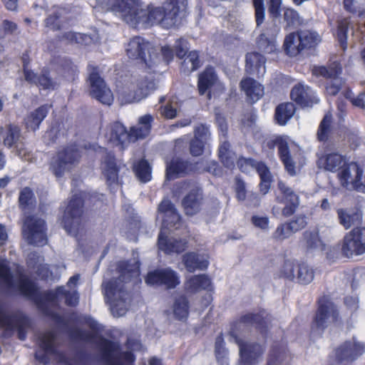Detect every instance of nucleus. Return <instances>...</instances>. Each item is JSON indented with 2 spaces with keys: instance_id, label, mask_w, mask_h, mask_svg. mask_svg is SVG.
Listing matches in <instances>:
<instances>
[{
  "instance_id": "63",
  "label": "nucleus",
  "mask_w": 365,
  "mask_h": 365,
  "mask_svg": "<svg viewBox=\"0 0 365 365\" xmlns=\"http://www.w3.org/2000/svg\"><path fill=\"white\" fill-rule=\"evenodd\" d=\"M284 19L289 26L300 24L299 16L298 13L292 9H286L284 10Z\"/></svg>"
},
{
  "instance_id": "61",
  "label": "nucleus",
  "mask_w": 365,
  "mask_h": 365,
  "mask_svg": "<svg viewBox=\"0 0 365 365\" xmlns=\"http://www.w3.org/2000/svg\"><path fill=\"white\" fill-rule=\"evenodd\" d=\"M178 103L172 99L168 104L161 108L160 113L165 118L173 119L177 115Z\"/></svg>"
},
{
  "instance_id": "27",
  "label": "nucleus",
  "mask_w": 365,
  "mask_h": 365,
  "mask_svg": "<svg viewBox=\"0 0 365 365\" xmlns=\"http://www.w3.org/2000/svg\"><path fill=\"white\" fill-rule=\"evenodd\" d=\"M120 165H118L114 156L111 153L106 155L102 165L103 176L108 185L111 187L118 185V172Z\"/></svg>"
},
{
  "instance_id": "12",
  "label": "nucleus",
  "mask_w": 365,
  "mask_h": 365,
  "mask_svg": "<svg viewBox=\"0 0 365 365\" xmlns=\"http://www.w3.org/2000/svg\"><path fill=\"white\" fill-rule=\"evenodd\" d=\"M312 74L316 76H322L329 79L326 86L327 94L336 95L341 89L344 81L339 78L341 73V66L334 61L328 67L324 66H315L312 68Z\"/></svg>"
},
{
  "instance_id": "3",
  "label": "nucleus",
  "mask_w": 365,
  "mask_h": 365,
  "mask_svg": "<svg viewBox=\"0 0 365 365\" xmlns=\"http://www.w3.org/2000/svg\"><path fill=\"white\" fill-rule=\"evenodd\" d=\"M157 220L162 221V226L158 237V247L165 253L181 252L186 247L185 240H177L168 237V230L171 227L178 229L180 222V216L171 202L167 199L163 200L158 206Z\"/></svg>"
},
{
  "instance_id": "11",
  "label": "nucleus",
  "mask_w": 365,
  "mask_h": 365,
  "mask_svg": "<svg viewBox=\"0 0 365 365\" xmlns=\"http://www.w3.org/2000/svg\"><path fill=\"white\" fill-rule=\"evenodd\" d=\"M341 252L348 258L365 253V227H355L344 235Z\"/></svg>"
},
{
  "instance_id": "14",
  "label": "nucleus",
  "mask_w": 365,
  "mask_h": 365,
  "mask_svg": "<svg viewBox=\"0 0 365 365\" xmlns=\"http://www.w3.org/2000/svg\"><path fill=\"white\" fill-rule=\"evenodd\" d=\"M83 201L81 197L75 196L67 205L63 217V224L66 231L71 235L76 236L78 233L82 213Z\"/></svg>"
},
{
  "instance_id": "13",
  "label": "nucleus",
  "mask_w": 365,
  "mask_h": 365,
  "mask_svg": "<svg viewBox=\"0 0 365 365\" xmlns=\"http://www.w3.org/2000/svg\"><path fill=\"white\" fill-rule=\"evenodd\" d=\"M45 222L42 219L36 216H26L24 220L22 234L25 240L37 246L46 243Z\"/></svg>"
},
{
  "instance_id": "26",
  "label": "nucleus",
  "mask_w": 365,
  "mask_h": 365,
  "mask_svg": "<svg viewBox=\"0 0 365 365\" xmlns=\"http://www.w3.org/2000/svg\"><path fill=\"white\" fill-rule=\"evenodd\" d=\"M0 328H4L7 332H12L14 329L18 331L19 338L24 340L26 332L24 330V320L18 316H9L4 313L0 307Z\"/></svg>"
},
{
  "instance_id": "9",
  "label": "nucleus",
  "mask_w": 365,
  "mask_h": 365,
  "mask_svg": "<svg viewBox=\"0 0 365 365\" xmlns=\"http://www.w3.org/2000/svg\"><path fill=\"white\" fill-rule=\"evenodd\" d=\"M80 158V152L76 146L63 148L53 158L51 170L56 178H61L71 171L78 163Z\"/></svg>"
},
{
  "instance_id": "30",
  "label": "nucleus",
  "mask_w": 365,
  "mask_h": 365,
  "mask_svg": "<svg viewBox=\"0 0 365 365\" xmlns=\"http://www.w3.org/2000/svg\"><path fill=\"white\" fill-rule=\"evenodd\" d=\"M108 140L116 145H120L122 148L130 143L129 133L120 123H115L110 125L106 133Z\"/></svg>"
},
{
  "instance_id": "36",
  "label": "nucleus",
  "mask_w": 365,
  "mask_h": 365,
  "mask_svg": "<svg viewBox=\"0 0 365 365\" xmlns=\"http://www.w3.org/2000/svg\"><path fill=\"white\" fill-rule=\"evenodd\" d=\"M153 119L150 115H145L139 118L138 124L131 128L129 131L130 143L144 138L149 134Z\"/></svg>"
},
{
  "instance_id": "28",
  "label": "nucleus",
  "mask_w": 365,
  "mask_h": 365,
  "mask_svg": "<svg viewBox=\"0 0 365 365\" xmlns=\"http://www.w3.org/2000/svg\"><path fill=\"white\" fill-rule=\"evenodd\" d=\"M318 163L319 167L327 171L339 173L347 162L345 156L337 152H329L322 156Z\"/></svg>"
},
{
  "instance_id": "16",
  "label": "nucleus",
  "mask_w": 365,
  "mask_h": 365,
  "mask_svg": "<svg viewBox=\"0 0 365 365\" xmlns=\"http://www.w3.org/2000/svg\"><path fill=\"white\" fill-rule=\"evenodd\" d=\"M235 341L239 346L238 365H257L262 360L264 351L262 346L245 341L237 336H235Z\"/></svg>"
},
{
  "instance_id": "46",
  "label": "nucleus",
  "mask_w": 365,
  "mask_h": 365,
  "mask_svg": "<svg viewBox=\"0 0 365 365\" xmlns=\"http://www.w3.org/2000/svg\"><path fill=\"white\" fill-rule=\"evenodd\" d=\"M219 157L225 167H234L235 153L230 150V144L227 141L221 143L219 147Z\"/></svg>"
},
{
  "instance_id": "53",
  "label": "nucleus",
  "mask_w": 365,
  "mask_h": 365,
  "mask_svg": "<svg viewBox=\"0 0 365 365\" xmlns=\"http://www.w3.org/2000/svg\"><path fill=\"white\" fill-rule=\"evenodd\" d=\"M331 114L330 113H327L322 120L317 133L318 138L320 141H324L327 139L331 131Z\"/></svg>"
},
{
  "instance_id": "6",
  "label": "nucleus",
  "mask_w": 365,
  "mask_h": 365,
  "mask_svg": "<svg viewBox=\"0 0 365 365\" xmlns=\"http://www.w3.org/2000/svg\"><path fill=\"white\" fill-rule=\"evenodd\" d=\"M155 89L156 84L153 77L140 75L118 91V98L122 104L135 103L146 98Z\"/></svg>"
},
{
  "instance_id": "35",
  "label": "nucleus",
  "mask_w": 365,
  "mask_h": 365,
  "mask_svg": "<svg viewBox=\"0 0 365 365\" xmlns=\"http://www.w3.org/2000/svg\"><path fill=\"white\" fill-rule=\"evenodd\" d=\"M183 263L190 272L196 269H205L208 267V256L205 254L200 255L194 252L187 253L183 256Z\"/></svg>"
},
{
  "instance_id": "52",
  "label": "nucleus",
  "mask_w": 365,
  "mask_h": 365,
  "mask_svg": "<svg viewBox=\"0 0 365 365\" xmlns=\"http://www.w3.org/2000/svg\"><path fill=\"white\" fill-rule=\"evenodd\" d=\"M296 278L299 283L309 284L314 279L313 271L305 264L297 265Z\"/></svg>"
},
{
  "instance_id": "58",
  "label": "nucleus",
  "mask_w": 365,
  "mask_h": 365,
  "mask_svg": "<svg viewBox=\"0 0 365 365\" xmlns=\"http://www.w3.org/2000/svg\"><path fill=\"white\" fill-rule=\"evenodd\" d=\"M350 21L348 19H344L339 22L337 37L339 41L344 50L346 44V32L348 30Z\"/></svg>"
},
{
  "instance_id": "57",
  "label": "nucleus",
  "mask_w": 365,
  "mask_h": 365,
  "mask_svg": "<svg viewBox=\"0 0 365 365\" xmlns=\"http://www.w3.org/2000/svg\"><path fill=\"white\" fill-rule=\"evenodd\" d=\"M34 202V193L28 188H24L19 195V203L22 209L26 210L31 207Z\"/></svg>"
},
{
  "instance_id": "31",
  "label": "nucleus",
  "mask_w": 365,
  "mask_h": 365,
  "mask_svg": "<svg viewBox=\"0 0 365 365\" xmlns=\"http://www.w3.org/2000/svg\"><path fill=\"white\" fill-rule=\"evenodd\" d=\"M246 71L258 78L263 77L265 72V59L261 54L253 52L246 56Z\"/></svg>"
},
{
  "instance_id": "51",
  "label": "nucleus",
  "mask_w": 365,
  "mask_h": 365,
  "mask_svg": "<svg viewBox=\"0 0 365 365\" xmlns=\"http://www.w3.org/2000/svg\"><path fill=\"white\" fill-rule=\"evenodd\" d=\"M215 355L220 365H228L227 351L224 346V339L221 335L215 340Z\"/></svg>"
},
{
  "instance_id": "42",
  "label": "nucleus",
  "mask_w": 365,
  "mask_h": 365,
  "mask_svg": "<svg viewBox=\"0 0 365 365\" xmlns=\"http://www.w3.org/2000/svg\"><path fill=\"white\" fill-rule=\"evenodd\" d=\"M304 240L307 248L311 251H323L324 244L315 231H306L304 233Z\"/></svg>"
},
{
  "instance_id": "17",
  "label": "nucleus",
  "mask_w": 365,
  "mask_h": 365,
  "mask_svg": "<svg viewBox=\"0 0 365 365\" xmlns=\"http://www.w3.org/2000/svg\"><path fill=\"white\" fill-rule=\"evenodd\" d=\"M319 309L317 312L312 329L322 331L335 322L338 318V312L334 304L327 298L323 297L319 300Z\"/></svg>"
},
{
  "instance_id": "40",
  "label": "nucleus",
  "mask_w": 365,
  "mask_h": 365,
  "mask_svg": "<svg viewBox=\"0 0 365 365\" xmlns=\"http://www.w3.org/2000/svg\"><path fill=\"white\" fill-rule=\"evenodd\" d=\"M295 112V107L292 103H286L279 105L276 108L275 118L277 123L281 125H285L287 121L293 116Z\"/></svg>"
},
{
  "instance_id": "48",
  "label": "nucleus",
  "mask_w": 365,
  "mask_h": 365,
  "mask_svg": "<svg viewBox=\"0 0 365 365\" xmlns=\"http://www.w3.org/2000/svg\"><path fill=\"white\" fill-rule=\"evenodd\" d=\"M133 170L136 177L143 182H146L151 179V169L148 162L142 160L133 165Z\"/></svg>"
},
{
  "instance_id": "29",
  "label": "nucleus",
  "mask_w": 365,
  "mask_h": 365,
  "mask_svg": "<svg viewBox=\"0 0 365 365\" xmlns=\"http://www.w3.org/2000/svg\"><path fill=\"white\" fill-rule=\"evenodd\" d=\"M240 88L248 101L255 103L264 95V86L252 78H245L240 82Z\"/></svg>"
},
{
  "instance_id": "54",
  "label": "nucleus",
  "mask_w": 365,
  "mask_h": 365,
  "mask_svg": "<svg viewBox=\"0 0 365 365\" xmlns=\"http://www.w3.org/2000/svg\"><path fill=\"white\" fill-rule=\"evenodd\" d=\"M297 263L294 261H286L283 264L279 271V276L288 280L293 281L296 278L295 269Z\"/></svg>"
},
{
  "instance_id": "4",
  "label": "nucleus",
  "mask_w": 365,
  "mask_h": 365,
  "mask_svg": "<svg viewBox=\"0 0 365 365\" xmlns=\"http://www.w3.org/2000/svg\"><path fill=\"white\" fill-rule=\"evenodd\" d=\"M0 286L4 288L16 290L28 297H35L37 288L34 282L27 278L23 269L15 265L13 272H10L8 262L0 258Z\"/></svg>"
},
{
  "instance_id": "56",
  "label": "nucleus",
  "mask_w": 365,
  "mask_h": 365,
  "mask_svg": "<svg viewBox=\"0 0 365 365\" xmlns=\"http://www.w3.org/2000/svg\"><path fill=\"white\" fill-rule=\"evenodd\" d=\"M65 38L71 43H77L81 44H89L93 42V38L84 34L68 32L65 34Z\"/></svg>"
},
{
  "instance_id": "34",
  "label": "nucleus",
  "mask_w": 365,
  "mask_h": 365,
  "mask_svg": "<svg viewBox=\"0 0 365 365\" xmlns=\"http://www.w3.org/2000/svg\"><path fill=\"white\" fill-rule=\"evenodd\" d=\"M24 75L28 83L37 85L43 89H54L56 86V83L48 76L46 71H43L42 75L38 76L31 68H26Z\"/></svg>"
},
{
  "instance_id": "7",
  "label": "nucleus",
  "mask_w": 365,
  "mask_h": 365,
  "mask_svg": "<svg viewBox=\"0 0 365 365\" xmlns=\"http://www.w3.org/2000/svg\"><path fill=\"white\" fill-rule=\"evenodd\" d=\"M39 349L36 352V360L47 364L50 359H53L66 365H83L78 358L68 359L67 357L57 351L55 346V334L53 331H47L38 337Z\"/></svg>"
},
{
  "instance_id": "47",
  "label": "nucleus",
  "mask_w": 365,
  "mask_h": 365,
  "mask_svg": "<svg viewBox=\"0 0 365 365\" xmlns=\"http://www.w3.org/2000/svg\"><path fill=\"white\" fill-rule=\"evenodd\" d=\"M338 218L339 223L346 229L350 228L354 222L359 219L358 214L353 211L346 209L337 210Z\"/></svg>"
},
{
  "instance_id": "1",
  "label": "nucleus",
  "mask_w": 365,
  "mask_h": 365,
  "mask_svg": "<svg viewBox=\"0 0 365 365\" xmlns=\"http://www.w3.org/2000/svg\"><path fill=\"white\" fill-rule=\"evenodd\" d=\"M98 7L113 13L133 26L148 27L160 24L170 28L177 22L178 14L185 11L187 0H170L163 7L143 8L140 0H96Z\"/></svg>"
},
{
  "instance_id": "33",
  "label": "nucleus",
  "mask_w": 365,
  "mask_h": 365,
  "mask_svg": "<svg viewBox=\"0 0 365 365\" xmlns=\"http://www.w3.org/2000/svg\"><path fill=\"white\" fill-rule=\"evenodd\" d=\"M219 83L217 76L214 68L207 67L198 77L197 87L199 93L204 95L206 92L214 86ZM208 98H210V92H208Z\"/></svg>"
},
{
  "instance_id": "32",
  "label": "nucleus",
  "mask_w": 365,
  "mask_h": 365,
  "mask_svg": "<svg viewBox=\"0 0 365 365\" xmlns=\"http://www.w3.org/2000/svg\"><path fill=\"white\" fill-rule=\"evenodd\" d=\"M210 138L208 127L200 125L195 130V138L190 143V153L194 156L202 154L203 148Z\"/></svg>"
},
{
  "instance_id": "44",
  "label": "nucleus",
  "mask_w": 365,
  "mask_h": 365,
  "mask_svg": "<svg viewBox=\"0 0 365 365\" xmlns=\"http://www.w3.org/2000/svg\"><path fill=\"white\" fill-rule=\"evenodd\" d=\"M64 14L65 10L59 7L53 8L46 20V26L51 30L59 29L63 22V15Z\"/></svg>"
},
{
  "instance_id": "45",
  "label": "nucleus",
  "mask_w": 365,
  "mask_h": 365,
  "mask_svg": "<svg viewBox=\"0 0 365 365\" xmlns=\"http://www.w3.org/2000/svg\"><path fill=\"white\" fill-rule=\"evenodd\" d=\"M173 313L176 318L180 320L186 319L189 314V305L187 299L180 296L178 297L173 304Z\"/></svg>"
},
{
  "instance_id": "37",
  "label": "nucleus",
  "mask_w": 365,
  "mask_h": 365,
  "mask_svg": "<svg viewBox=\"0 0 365 365\" xmlns=\"http://www.w3.org/2000/svg\"><path fill=\"white\" fill-rule=\"evenodd\" d=\"M186 287L191 292H197L202 289L207 292L212 290L211 279L205 274L192 276L187 281Z\"/></svg>"
},
{
  "instance_id": "20",
  "label": "nucleus",
  "mask_w": 365,
  "mask_h": 365,
  "mask_svg": "<svg viewBox=\"0 0 365 365\" xmlns=\"http://www.w3.org/2000/svg\"><path fill=\"white\" fill-rule=\"evenodd\" d=\"M1 133L3 138L4 144L9 148L14 147V151L17 155L24 160H29V158L20 143V130L14 125H6L1 128Z\"/></svg>"
},
{
  "instance_id": "23",
  "label": "nucleus",
  "mask_w": 365,
  "mask_h": 365,
  "mask_svg": "<svg viewBox=\"0 0 365 365\" xmlns=\"http://www.w3.org/2000/svg\"><path fill=\"white\" fill-rule=\"evenodd\" d=\"M365 351V344L355 339L346 341L336 350V356L339 361L354 359Z\"/></svg>"
},
{
  "instance_id": "50",
  "label": "nucleus",
  "mask_w": 365,
  "mask_h": 365,
  "mask_svg": "<svg viewBox=\"0 0 365 365\" xmlns=\"http://www.w3.org/2000/svg\"><path fill=\"white\" fill-rule=\"evenodd\" d=\"M289 357L284 350L273 349L269 356L267 365H289Z\"/></svg>"
},
{
  "instance_id": "24",
  "label": "nucleus",
  "mask_w": 365,
  "mask_h": 365,
  "mask_svg": "<svg viewBox=\"0 0 365 365\" xmlns=\"http://www.w3.org/2000/svg\"><path fill=\"white\" fill-rule=\"evenodd\" d=\"M274 145L278 148L279 157L287 171L291 175H295V167L289 155V148L292 145V140L287 136H278L274 140Z\"/></svg>"
},
{
  "instance_id": "55",
  "label": "nucleus",
  "mask_w": 365,
  "mask_h": 365,
  "mask_svg": "<svg viewBox=\"0 0 365 365\" xmlns=\"http://www.w3.org/2000/svg\"><path fill=\"white\" fill-rule=\"evenodd\" d=\"M182 66L187 71H194L200 66V60L198 53L195 51L189 53L185 58Z\"/></svg>"
},
{
  "instance_id": "43",
  "label": "nucleus",
  "mask_w": 365,
  "mask_h": 365,
  "mask_svg": "<svg viewBox=\"0 0 365 365\" xmlns=\"http://www.w3.org/2000/svg\"><path fill=\"white\" fill-rule=\"evenodd\" d=\"M300 39L302 50L307 48L314 46L320 42L321 38L319 34L310 31H301L297 33Z\"/></svg>"
},
{
  "instance_id": "18",
  "label": "nucleus",
  "mask_w": 365,
  "mask_h": 365,
  "mask_svg": "<svg viewBox=\"0 0 365 365\" xmlns=\"http://www.w3.org/2000/svg\"><path fill=\"white\" fill-rule=\"evenodd\" d=\"M145 281L148 285L165 286L168 289L175 288L180 284L178 274L168 267L148 272Z\"/></svg>"
},
{
  "instance_id": "41",
  "label": "nucleus",
  "mask_w": 365,
  "mask_h": 365,
  "mask_svg": "<svg viewBox=\"0 0 365 365\" xmlns=\"http://www.w3.org/2000/svg\"><path fill=\"white\" fill-rule=\"evenodd\" d=\"M284 48L286 53L291 56H296L302 51L300 39L297 33H291L285 37Z\"/></svg>"
},
{
  "instance_id": "10",
  "label": "nucleus",
  "mask_w": 365,
  "mask_h": 365,
  "mask_svg": "<svg viewBox=\"0 0 365 365\" xmlns=\"http://www.w3.org/2000/svg\"><path fill=\"white\" fill-rule=\"evenodd\" d=\"M79 278V275H74L69 279L66 287H61L56 291L46 293L45 296L46 304L55 307L59 302L64 299L67 305H77L79 297L76 287Z\"/></svg>"
},
{
  "instance_id": "19",
  "label": "nucleus",
  "mask_w": 365,
  "mask_h": 365,
  "mask_svg": "<svg viewBox=\"0 0 365 365\" xmlns=\"http://www.w3.org/2000/svg\"><path fill=\"white\" fill-rule=\"evenodd\" d=\"M91 95L105 105L110 106L113 101V96L98 73L94 70L88 78Z\"/></svg>"
},
{
  "instance_id": "59",
  "label": "nucleus",
  "mask_w": 365,
  "mask_h": 365,
  "mask_svg": "<svg viewBox=\"0 0 365 365\" xmlns=\"http://www.w3.org/2000/svg\"><path fill=\"white\" fill-rule=\"evenodd\" d=\"M294 232L287 224H282L277 227L273 233V237L278 240H283L290 237Z\"/></svg>"
},
{
  "instance_id": "22",
  "label": "nucleus",
  "mask_w": 365,
  "mask_h": 365,
  "mask_svg": "<svg viewBox=\"0 0 365 365\" xmlns=\"http://www.w3.org/2000/svg\"><path fill=\"white\" fill-rule=\"evenodd\" d=\"M291 98L302 107H309L318 103L315 93L307 86L302 83L296 85L292 90Z\"/></svg>"
},
{
  "instance_id": "15",
  "label": "nucleus",
  "mask_w": 365,
  "mask_h": 365,
  "mask_svg": "<svg viewBox=\"0 0 365 365\" xmlns=\"http://www.w3.org/2000/svg\"><path fill=\"white\" fill-rule=\"evenodd\" d=\"M363 173V168L356 163H346L338 173L337 178L343 187L359 192Z\"/></svg>"
},
{
  "instance_id": "62",
  "label": "nucleus",
  "mask_w": 365,
  "mask_h": 365,
  "mask_svg": "<svg viewBox=\"0 0 365 365\" xmlns=\"http://www.w3.org/2000/svg\"><path fill=\"white\" fill-rule=\"evenodd\" d=\"M18 29L17 24L9 19H4L0 24V37H4L6 34H13Z\"/></svg>"
},
{
  "instance_id": "38",
  "label": "nucleus",
  "mask_w": 365,
  "mask_h": 365,
  "mask_svg": "<svg viewBox=\"0 0 365 365\" xmlns=\"http://www.w3.org/2000/svg\"><path fill=\"white\" fill-rule=\"evenodd\" d=\"M49 108L48 106L44 105L31 113L26 118L27 128L32 130L38 129L40 123L47 115Z\"/></svg>"
},
{
  "instance_id": "2",
  "label": "nucleus",
  "mask_w": 365,
  "mask_h": 365,
  "mask_svg": "<svg viewBox=\"0 0 365 365\" xmlns=\"http://www.w3.org/2000/svg\"><path fill=\"white\" fill-rule=\"evenodd\" d=\"M118 278L103 283L106 300L109 303L112 314L115 317L123 316L130 303V296L124 290L122 282H128L131 279H138L140 271L139 263L135 259L122 262L118 265Z\"/></svg>"
},
{
  "instance_id": "60",
  "label": "nucleus",
  "mask_w": 365,
  "mask_h": 365,
  "mask_svg": "<svg viewBox=\"0 0 365 365\" xmlns=\"http://www.w3.org/2000/svg\"><path fill=\"white\" fill-rule=\"evenodd\" d=\"M258 164H263L262 163H254L252 159L240 158L237 160V166L243 173H250L253 170L257 171V166Z\"/></svg>"
},
{
  "instance_id": "64",
  "label": "nucleus",
  "mask_w": 365,
  "mask_h": 365,
  "mask_svg": "<svg viewBox=\"0 0 365 365\" xmlns=\"http://www.w3.org/2000/svg\"><path fill=\"white\" fill-rule=\"evenodd\" d=\"M259 48L265 53H271L277 50L276 42L274 39L267 41L264 35H262L259 41Z\"/></svg>"
},
{
  "instance_id": "39",
  "label": "nucleus",
  "mask_w": 365,
  "mask_h": 365,
  "mask_svg": "<svg viewBox=\"0 0 365 365\" xmlns=\"http://www.w3.org/2000/svg\"><path fill=\"white\" fill-rule=\"evenodd\" d=\"M187 163L179 158H174L167 164L166 178L168 180L173 179L187 172Z\"/></svg>"
},
{
  "instance_id": "21",
  "label": "nucleus",
  "mask_w": 365,
  "mask_h": 365,
  "mask_svg": "<svg viewBox=\"0 0 365 365\" xmlns=\"http://www.w3.org/2000/svg\"><path fill=\"white\" fill-rule=\"evenodd\" d=\"M192 187L190 193L183 199L182 205L186 215H193L200 209L202 193L200 190L193 185L183 182L180 190H186Z\"/></svg>"
},
{
  "instance_id": "49",
  "label": "nucleus",
  "mask_w": 365,
  "mask_h": 365,
  "mask_svg": "<svg viewBox=\"0 0 365 365\" xmlns=\"http://www.w3.org/2000/svg\"><path fill=\"white\" fill-rule=\"evenodd\" d=\"M257 172L261 178V182L259 184L260 191L264 195L268 192L270 187V172L264 164H258L257 166Z\"/></svg>"
},
{
  "instance_id": "25",
  "label": "nucleus",
  "mask_w": 365,
  "mask_h": 365,
  "mask_svg": "<svg viewBox=\"0 0 365 365\" xmlns=\"http://www.w3.org/2000/svg\"><path fill=\"white\" fill-rule=\"evenodd\" d=\"M278 188L282 195V201L286 204L282 214L286 217L290 216L299 205V196L282 181L278 182Z\"/></svg>"
},
{
  "instance_id": "8",
  "label": "nucleus",
  "mask_w": 365,
  "mask_h": 365,
  "mask_svg": "<svg viewBox=\"0 0 365 365\" xmlns=\"http://www.w3.org/2000/svg\"><path fill=\"white\" fill-rule=\"evenodd\" d=\"M96 342L104 365H133L135 358L131 352L121 353L117 344L111 343L97 334L92 339Z\"/></svg>"
},
{
  "instance_id": "5",
  "label": "nucleus",
  "mask_w": 365,
  "mask_h": 365,
  "mask_svg": "<svg viewBox=\"0 0 365 365\" xmlns=\"http://www.w3.org/2000/svg\"><path fill=\"white\" fill-rule=\"evenodd\" d=\"M126 53L130 58L138 60L141 68L149 74L155 72L160 62L155 49L149 42L140 36L134 37L129 41Z\"/></svg>"
}]
</instances>
